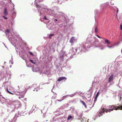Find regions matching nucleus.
I'll return each instance as SVG.
<instances>
[{
  "label": "nucleus",
  "mask_w": 122,
  "mask_h": 122,
  "mask_svg": "<svg viewBox=\"0 0 122 122\" xmlns=\"http://www.w3.org/2000/svg\"><path fill=\"white\" fill-rule=\"evenodd\" d=\"M118 106H114V105H110L109 106V107L110 108H113L114 110H117L118 109H120L122 110V105L120 107V105L118 106Z\"/></svg>",
  "instance_id": "f257e3e1"
},
{
  "label": "nucleus",
  "mask_w": 122,
  "mask_h": 122,
  "mask_svg": "<svg viewBox=\"0 0 122 122\" xmlns=\"http://www.w3.org/2000/svg\"><path fill=\"white\" fill-rule=\"evenodd\" d=\"M66 55V53L65 51H64L62 50H61L59 54V58L63 59L65 56Z\"/></svg>",
  "instance_id": "f03ea898"
},
{
  "label": "nucleus",
  "mask_w": 122,
  "mask_h": 122,
  "mask_svg": "<svg viewBox=\"0 0 122 122\" xmlns=\"http://www.w3.org/2000/svg\"><path fill=\"white\" fill-rule=\"evenodd\" d=\"M76 40V39H75V38L74 37L72 36L70 38L69 42L70 43H72Z\"/></svg>",
  "instance_id": "7ed1b4c3"
},
{
  "label": "nucleus",
  "mask_w": 122,
  "mask_h": 122,
  "mask_svg": "<svg viewBox=\"0 0 122 122\" xmlns=\"http://www.w3.org/2000/svg\"><path fill=\"white\" fill-rule=\"evenodd\" d=\"M114 78V76L113 74H112L110 76L108 79V82H111L113 81Z\"/></svg>",
  "instance_id": "20e7f679"
},
{
  "label": "nucleus",
  "mask_w": 122,
  "mask_h": 122,
  "mask_svg": "<svg viewBox=\"0 0 122 122\" xmlns=\"http://www.w3.org/2000/svg\"><path fill=\"white\" fill-rule=\"evenodd\" d=\"M13 104L15 106H18L20 105V102L18 101H15L13 102Z\"/></svg>",
  "instance_id": "39448f33"
},
{
  "label": "nucleus",
  "mask_w": 122,
  "mask_h": 122,
  "mask_svg": "<svg viewBox=\"0 0 122 122\" xmlns=\"http://www.w3.org/2000/svg\"><path fill=\"white\" fill-rule=\"evenodd\" d=\"M66 78L64 77H61L57 79V81H60L64 79H66Z\"/></svg>",
  "instance_id": "423d86ee"
},
{
  "label": "nucleus",
  "mask_w": 122,
  "mask_h": 122,
  "mask_svg": "<svg viewBox=\"0 0 122 122\" xmlns=\"http://www.w3.org/2000/svg\"><path fill=\"white\" fill-rule=\"evenodd\" d=\"M101 111L103 113H104L105 112L106 113L107 112V109H105L104 108H102Z\"/></svg>",
  "instance_id": "0eeeda50"
},
{
  "label": "nucleus",
  "mask_w": 122,
  "mask_h": 122,
  "mask_svg": "<svg viewBox=\"0 0 122 122\" xmlns=\"http://www.w3.org/2000/svg\"><path fill=\"white\" fill-rule=\"evenodd\" d=\"M4 13L5 15H6L8 14V13L7 11V9L6 8H5V9Z\"/></svg>",
  "instance_id": "6e6552de"
},
{
  "label": "nucleus",
  "mask_w": 122,
  "mask_h": 122,
  "mask_svg": "<svg viewBox=\"0 0 122 122\" xmlns=\"http://www.w3.org/2000/svg\"><path fill=\"white\" fill-rule=\"evenodd\" d=\"M80 102H81V103H82L83 104V105L85 106V107L86 108L87 107H86V106L85 103V102L84 101H82L81 100H80Z\"/></svg>",
  "instance_id": "1a4fd4ad"
},
{
  "label": "nucleus",
  "mask_w": 122,
  "mask_h": 122,
  "mask_svg": "<svg viewBox=\"0 0 122 122\" xmlns=\"http://www.w3.org/2000/svg\"><path fill=\"white\" fill-rule=\"evenodd\" d=\"M74 51H76V49H72L70 51H72L73 52H73H72V54H73V55L75 54Z\"/></svg>",
  "instance_id": "9d476101"
},
{
  "label": "nucleus",
  "mask_w": 122,
  "mask_h": 122,
  "mask_svg": "<svg viewBox=\"0 0 122 122\" xmlns=\"http://www.w3.org/2000/svg\"><path fill=\"white\" fill-rule=\"evenodd\" d=\"M56 94H54V96H53L51 97V99H56Z\"/></svg>",
  "instance_id": "9b49d317"
},
{
  "label": "nucleus",
  "mask_w": 122,
  "mask_h": 122,
  "mask_svg": "<svg viewBox=\"0 0 122 122\" xmlns=\"http://www.w3.org/2000/svg\"><path fill=\"white\" fill-rule=\"evenodd\" d=\"M103 112H102V111H101L100 112L98 115V116H99L100 117L101 116H102V115L103 114Z\"/></svg>",
  "instance_id": "f8f14e48"
},
{
  "label": "nucleus",
  "mask_w": 122,
  "mask_h": 122,
  "mask_svg": "<svg viewBox=\"0 0 122 122\" xmlns=\"http://www.w3.org/2000/svg\"><path fill=\"white\" fill-rule=\"evenodd\" d=\"M9 89L10 91L12 92L14 90L13 88L12 87L10 86L9 87Z\"/></svg>",
  "instance_id": "ddd939ff"
},
{
  "label": "nucleus",
  "mask_w": 122,
  "mask_h": 122,
  "mask_svg": "<svg viewBox=\"0 0 122 122\" xmlns=\"http://www.w3.org/2000/svg\"><path fill=\"white\" fill-rule=\"evenodd\" d=\"M114 110V109L113 108H111V109H107V112H110L111 111H112Z\"/></svg>",
  "instance_id": "4468645a"
},
{
  "label": "nucleus",
  "mask_w": 122,
  "mask_h": 122,
  "mask_svg": "<svg viewBox=\"0 0 122 122\" xmlns=\"http://www.w3.org/2000/svg\"><path fill=\"white\" fill-rule=\"evenodd\" d=\"M6 90H7V92L11 94H12V95H13L14 94V93H13L12 92H10V91H9L8 89V87H7L6 88Z\"/></svg>",
  "instance_id": "2eb2a0df"
},
{
  "label": "nucleus",
  "mask_w": 122,
  "mask_h": 122,
  "mask_svg": "<svg viewBox=\"0 0 122 122\" xmlns=\"http://www.w3.org/2000/svg\"><path fill=\"white\" fill-rule=\"evenodd\" d=\"M105 42L106 43H107V44H109L110 43L109 41L107 40H105Z\"/></svg>",
  "instance_id": "dca6fc26"
},
{
  "label": "nucleus",
  "mask_w": 122,
  "mask_h": 122,
  "mask_svg": "<svg viewBox=\"0 0 122 122\" xmlns=\"http://www.w3.org/2000/svg\"><path fill=\"white\" fill-rule=\"evenodd\" d=\"M95 32L96 33H97L98 32V29L97 28V27H96L95 28Z\"/></svg>",
  "instance_id": "f3484780"
},
{
  "label": "nucleus",
  "mask_w": 122,
  "mask_h": 122,
  "mask_svg": "<svg viewBox=\"0 0 122 122\" xmlns=\"http://www.w3.org/2000/svg\"><path fill=\"white\" fill-rule=\"evenodd\" d=\"M29 61H30V62L31 63H32L33 64H36V62H33V61H32V60L30 59L29 60Z\"/></svg>",
  "instance_id": "a211bd4d"
},
{
  "label": "nucleus",
  "mask_w": 122,
  "mask_h": 122,
  "mask_svg": "<svg viewBox=\"0 0 122 122\" xmlns=\"http://www.w3.org/2000/svg\"><path fill=\"white\" fill-rule=\"evenodd\" d=\"M67 96V95H66L62 97L61 98L62 100H63Z\"/></svg>",
  "instance_id": "6ab92c4d"
},
{
  "label": "nucleus",
  "mask_w": 122,
  "mask_h": 122,
  "mask_svg": "<svg viewBox=\"0 0 122 122\" xmlns=\"http://www.w3.org/2000/svg\"><path fill=\"white\" fill-rule=\"evenodd\" d=\"M72 117V116H71V115L69 116L68 117L67 119L69 120Z\"/></svg>",
  "instance_id": "aec40b11"
},
{
  "label": "nucleus",
  "mask_w": 122,
  "mask_h": 122,
  "mask_svg": "<svg viewBox=\"0 0 122 122\" xmlns=\"http://www.w3.org/2000/svg\"><path fill=\"white\" fill-rule=\"evenodd\" d=\"M91 38V37H88L87 38V41H88L90 42V41H89V40Z\"/></svg>",
  "instance_id": "412c9836"
},
{
  "label": "nucleus",
  "mask_w": 122,
  "mask_h": 122,
  "mask_svg": "<svg viewBox=\"0 0 122 122\" xmlns=\"http://www.w3.org/2000/svg\"><path fill=\"white\" fill-rule=\"evenodd\" d=\"M34 91H36V92H37L38 91L37 88H35V89L33 90Z\"/></svg>",
  "instance_id": "4be33fe9"
},
{
  "label": "nucleus",
  "mask_w": 122,
  "mask_h": 122,
  "mask_svg": "<svg viewBox=\"0 0 122 122\" xmlns=\"http://www.w3.org/2000/svg\"><path fill=\"white\" fill-rule=\"evenodd\" d=\"M97 97H96L95 98V100H94V101L95 102H96L97 100Z\"/></svg>",
  "instance_id": "5701e85b"
},
{
  "label": "nucleus",
  "mask_w": 122,
  "mask_h": 122,
  "mask_svg": "<svg viewBox=\"0 0 122 122\" xmlns=\"http://www.w3.org/2000/svg\"><path fill=\"white\" fill-rule=\"evenodd\" d=\"M44 19H45L46 20H47L48 19L46 17V16H45L44 17Z\"/></svg>",
  "instance_id": "b1692460"
},
{
  "label": "nucleus",
  "mask_w": 122,
  "mask_h": 122,
  "mask_svg": "<svg viewBox=\"0 0 122 122\" xmlns=\"http://www.w3.org/2000/svg\"><path fill=\"white\" fill-rule=\"evenodd\" d=\"M3 18H4L5 19H7V18L6 17H5V16H3Z\"/></svg>",
  "instance_id": "393cba45"
},
{
  "label": "nucleus",
  "mask_w": 122,
  "mask_h": 122,
  "mask_svg": "<svg viewBox=\"0 0 122 122\" xmlns=\"http://www.w3.org/2000/svg\"><path fill=\"white\" fill-rule=\"evenodd\" d=\"M6 32H7L8 33H9L10 32L9 30L8 29H7L6 30Z\"/></svg>",
  "instance_id": "a878e982"
},
{
  "label": "nucleus",
  "mask_w": 122,
  "mask_h": 122,
  "mask_svg": "<svg viewBox=\"0 0 122 122\" xmlns=\"http://www.w3.org/2000/svg\"><path fill=\"white\" fill-rule=\"evenodd\" d=\"M29 54H30V55H33V53L31 52H29Z\"/></svg>",
  "instance_id": "bb28decb"
},
{
  "label": "nucleus",
  "mask_w": 122,
  "mask_h": 122,
  "mask_svg": "<svg viewBox=\"0 0 122 122\" xmlns=\"http://www.w3.org/2000/svg\"><path fill=\"white\" fill-rule=\"evenodd\" d=\"M51 36L50 35L49 36V39H51Z\"/></svg>",
  "instance_id": "cd10ccee"
},
{
  "label": "nucleus",
  "mask_w": 122,
  "mask_h": 122,
  "mask_svg": "<svg viewBox=\"0 0 122 122\" xmlns=\"http://www.w3.org/2000/svg\"><path fill=\"white\" fill-rule=\"evenodd\" d=\"M98 96H99V92H98L97 94L96 97H98Z\"/></svg>",
  "instance_id": "c85d7f7f"
},
{
  "label": "nucleus",
  "mask_w": 122,
  "mask_h": 122,
  "mask_svg": "<svg viewBox=\"0 0 122 122\" xmlns=\"http://www.w3.org/2000/svg\"><path fill=\"white\" fill-rule=\"evenodd\" d=\"M74 95H69V96H70V97H72L73 96H74Z\"/></svg>",
  "instance_id": "c756f323"
},
{
  "label": "nucleus",
  "mask_w": 122,
  "mask_h": 122,
  "mask_svg": "<svg viewBox=\"0 0 122 122\" xmlns=\"http://www.w3.org/2000/svg\"><path fill=\"white\" fill-rule=\"evenodd\" d=\"M120 29L121 30L122 29V26L121 25H120Z\"/></svg>",
  "instance_id": "7c9ffc66"
},
{
  "label": "nucleus",
  "mask_w": 122,
  "mask_h": 122,
  "mask_svg": "<svg viewBox=\"0 0 122 122\" xmlns=\"http://www.w3.org/2000/svg\"><path fill=\"white\" fill-rule=\"evenodd\" d=\"M97 36L99 38H101V37L99 36H98V35H97Z\"/></svg>",
  "instance_id": "2f4dec72"
},
{
  "label": "nucleus",
  "mask_w": 122,
  "mask_h": 122,
  "mask_svg": "<svg viewBox=\"0 0 122 122\" xmlns=\"http://www.w3.org/2000/svg\"><path fill=\"white\" fill-rule=\"evenodd\" d=\"M62 99L61 100H57V101H59V102H61V101H62Z\"/></svg>",
  "instance_id": "473e14b6"
},
{
  "label": "nucleus",
  "mask_w": 122,
  "mask_h": 122,
  "mask_svg": "<svg viewBox=\"0 0 122 122\" xmlns=\"http://www.w3.org/2000/svg\"><path fill=\"white\" fill-rule=\"evenodd\" d=\"M50 35L51 36H53L54 35V34H52Z\"/></svg>",
  "instance_id": "72a5a7b5"
},
{
  "label": "nucleus",
  "mask_w": 122,
  "mask_h": 122,
  "mask_svg": "<svg viewBox=\"0 0 122 122\" xmlns=\"http://www.w3.org/2000/svg\"><path fill=\"white\" fill-rule=\"evenodd\" d=\"M55 20L56 21H57V20L56 19H55Z\"/></svg>",
  "instance_id": "f704fd0d"
},
{
  "label": "nucleus",
  "mask_w": 122,
  "mask_h": 122,
  "mask_svg": "<svg viewBox=\"0 0 122 122\" xmlns=\"http://www.w3.org/2000/svg\"><path fill=\"white\" fill-rule=\"evenodd\" d=\"M117 13H118V9H117Z\"/></svg>",
  "instance_id": "c9c22d12"
},
{
  "label": "nucleus",
  "mask_w": 122,
  "mask_h": 122,
  "mask_svg": "<svg viewBox=\"0 0 122 122\" xmlns=\"http://www.w3.org/2000/svg\"><path fill=\"white\" fill-rule=\"evenodd\" d=\"M108 47H109V48H111V46H108Z\"/></svg>",
  "instance_id": "e433bc0d"
},
{
  "label": "nucleus",
  "mask_w": 122,
  "mask_h": 122,
  "mask_svg": "<svg viewBox=\"0 0 122 122\" xmlns=\"http://www.w3.org/2000/svg\"><path fill=\"white\" fill-rule=\"evenodd\" d=\"M18 88H19V86H18Z\"/></svg>",
  "instance_id": "4c0bfd02"
}]
</instances>
